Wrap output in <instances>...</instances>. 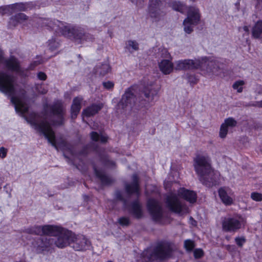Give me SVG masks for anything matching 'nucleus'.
<instances>
[{
	"mask_svg": "<svg viewBox=\"0 0 262 262\" xmlns=\"http://www.w3.org/2000/svg\"><path fill=\"white\" fill-rule=\"evenodd\" d=\"M27 122L43 135L52 146L57 148L55 133L52 126L63 124L62 116H23Z\"/></svg>",
	"mask_w": 262,
	"mask_h": 262,
	"instance_id": "1",
	"label": "nucleus"
},
{
	"mask_svg": "<svg viewBox=\"0 0 262 262\" xmlns=\"http://www.w3.org/2000/svg\"><path fill=\"white\" fill-rule=\"evenodd\" d=\"M174 69L176 70L199 69L204 74L208 76L220 74L219 63L213 59L207 57L177 60L174 62Z\"/></svg>",
	"mask_w": 262,
	"mask_h": 262,
	"instance_id": "2",
	"label": "nucleus"
},
{
	"mask_svg": "<svg viewBox=\"0 0 262 262\" xmlns=\"http://www.w3.org/2000/svg\"><path fill=\"white\" fill-rule=\"evenodd\" d=\"M41 21L43 26L51 29L56 32L60 33L65 36L73 38L80 43H83L85 41H92L94 39L92 35L83 33L78 27L66 23L49 19H43Z\"/></svg>",
	"mask_w": 262,
	"mask_h": 262,
	"instance_id": "3",
	"label": "nucleus"
},
{
	"mask_svg": "<svg viewBox=\"0 0 262 262\" xmlns=\"http://www.w3.org/2000/svg\"><path fill=\"white\" fill-rule=\"evenodd\" d=\"M56 230H54L53 234L50 236H54L44 237L40 239L42 243L39 245L41 248H53L56 246L59 248H63L69 245H71V240L73 238V233L68 230L60 226H55Z\"/></svg>",
	"mask_w": 262,
	"mask_h": 262,
	"instance_id": "4",
	"label": "nucleus"
},
{
	"mask_svg": "<svg viewBox=\"0 0 262 262\" xmlns=\"http://www.w3.org/2000/svg\"><path fill=\"white\" fill-rule=\"evenodd\" d=\"M136 91L135 86H131L125 90L121 100L115 107L117 113H143L144 108L136 103Z\"/></svg>",
	"mask_w": 262,
	"mask_h": 262,
	"instance_id": "5",
	"label": "nucleus"
},
{
	"mask_svg": "<svg viewBox=\"0 0 262 262\" xmlns=\"http://www.w3.org/2000/svg\"><path fill=\"white\" fill-rule=\"evenodd\" d=\"M172 249L170 245L167 243L158 244L154 249H148L143 252V257L147 261H152L156 260H163L168 258L172 252Z\"/></svg>",
	"mask_w": 262,
	"mask_h": 262,
	"instance_id": "6",
	"label": "nucleus"
},
{
	"mask_svg": "<svg viewBox=\"0 0 262 262\" xmlns=\"http://www.w3.org/2000/svg\"><path fill=\"white\" fill-rule=\"evenodd\" d=\"M188 9L187 16L183 22V26L184 32L190 34L193 31L194 27L200 22L201 13L196 6H190Z\"/></svg>",
	"mask_w": 262,
	"mask_h": 262,
	"instance_id": "7",
	"label": "nucleus"
},
{
	"mask_svg": "<svg viewBox=\"0 0 262 262\" xmlns=\"http://www.w3.org/2000/svg\"><path fill=\"white\" fill-rule=\"evenodd\" d=\"M245 219L239 215L225 217L222 222L223 230L225 232H234L244 225Z\"/></svg>",
	"mask_w": 262,
	"mask_h": 262,
	"instance_id": "8",
	"label": "nucleus"
},
{
	"mask_svg": "<svg viewBox=\"0 0 262 262\" xmlns=\"http://www.w3.org/2000/svg\"><path fill=\"white\" fill-rule=\"evenodd\" d=\"M194 167L199 176L210 171L212 168L211 160L208 156L198 155L194 159Z\"/></svg>",
	"mask_w": 262,
	"mask_h": 262,
	"instance_id": "9",
	"label": "nucleus"
},
{
	"mask_svg": "<svg viewBox=\"0 0 262 262\" xmlns=\"http://www.w3.org/2000/svg\"><path fill=\"white\" fill-rule=\"evenodd\" d=\"M166 203L169 209L175 213L182 214L188 212L187 207L179 199L176 194L169 195L167 198Z\"/></svg>",
	"mask_w": 262,
	"mask_h": 262,
	"instance_id": "10",
	"label": "nucleus"
},
{
	"mask_svg": "<svg viewBox=\"0 0 262 262\" xmlns=\"http://www.w3.org/2000/svg\"><path fill=\"white\" fill-rule=\"evenodd\" d=\"M54 230H56L54 225H47L44 226L35 225L25 229V232L29 234L37 235H49L53 234Z\"/></svg>",
	"mask_w": 262,
	"mask_h": 262,
	"instance_id": "11",
	"label": "nucleus"
},
{
	"mask_svg": "<svg viewBox=\"0 0 262 262\" xmlns=\"http://www.w3.org/2000/svg\"><path fill=\"white\" fill-rule=\"evenodd\" d=\"M219 176V173L211 168L209 172H206L204 175L199 176V179L203 184L208 187H211L217 184Z\"/></svg>",
	"mask_w": 262,
	"mask_h": 262,
	"instance_id": "12",
	"label": "nucleus"
},
{
	"mask_svg": "<svg viewBox=\"0 0 262 262\" xmlns=\"http://www.w3.org/2000/svg\"><path fill=\"white\" fill-rule=\"evenodd\" d=\"M71 245L75 250L81 251L88 249L90 247L91 243L84 236H76L73 233V240H71Z\"/></svg>",
	"mask_w": 262,
	"mask_h": 262,
	"instance_id": "13",
	"label": "nucleus"
},
{
	"mask_svg": "<svg viewBox=\"0 0 262 262\" xmlns=\"http://www.w3.org/2000/svg\"><path fill=\"white\" fill-rule=\"evenodd\" d=\"M148 209L155 221H159L162 216V208L159 203L154 199H149L147 203Z\"/></svg>",
	"mask_w": 262,
	"mask_h": 262,
	"instance_id": "14",
	"label": "nucleus"
},
{
	"mask_svg": "<svg viewBox=\"0 0 262 262\" xmlns=\"http://www.w3.org/2000/svg\"><path fill=\"white\" fill-rule=\"evenodd\" d=\"M158 89L154 83H151L144 87L143 93L146 98V101L153 102L158 94Z\"/></svg>",
	"mask_w": 262,
	"mask_h": 262,
	"instance_id": "15",
	"label": "nucleus"
},
{
	"mask_svg": "<svg viewBox=\"0 0 262 262\" xmlns=\"http://www.w3.org/2000/svg\"><path fill=\"white\" fill-rule=\"evenodd\" d=\"M11 101L17 113L24 114L28 111V105L21 98L13 96L11 97Z\"/></svg>",
	"mask_w": 262,
	"mask_h": 262,
	"instance_id": "16",
	"label": "nucleus"
},
{
	"mask_svg": "<svg viewBox=\"0 0 262 262\" xmlns=\"http://www.w3.org/2000/svg\"><path fill=\"white\" fill-rule=\"evenodd\" d=\"M236 121L232 118L226 119L224 122L221 125L220 130V137L221 138H225L230 128L233 127L236 125Z\"/></svg>",
	"mask_w": 262,
	"mask_h": 262,
	"instance_id": "17",
	"label": "nucleus"
},
{
	"mask_svg": "<svg viewBox=\"0 0 262 262\" xmlns=\"http://www.w3.org/2000/svg\"><path fill=\"white\" fill-rule=\"evenodd\" d=\"M160 71L164 75L171 73L174 69V64L169 59H163L158 62Z\"/></svg>",
	"mask_w": 262,
	"mask_h": 262,
	"instance_id": "18",
	"label": "nucleus"
},
{
	"mask_svg": "<svg viewBox=\"0 0 262 262\" xmlns=\"http://www.w3.org/2000/svg\"><path fill=\"white\" fill-rule=\"evenodd\" d=\"M178 195L180 198L185 199L190 203H193L196 200V194L195 192L184 188H181L178 190Z\"/></svg>",
	"mask_w": 262,
	"mask_h": 262,
	"instance_id": "19",
	"label": "nucleus"
},
{
	"mask_svg": "<svg viewBox=\"0 0 262 262\" xmlns=\"http://www.w3.org/2000/svg\"><path fill=\"white\" fill-rule=\"evenodd\" d=\"M132 183L130 184H126L125 190L129 194L139 193V186L138 183V178L137 174H134L132 177Z\"/></svg>",
	"mask_w": 262,
	"mask_h": 262,
	"instance_id": "20",
	"label": "nucleus"
},
{
	"mask_svg": "<svg viewBox=\"0 0 262 262\" xmlns=\"http://www.w3.org/2000/svg\"><path fill=\"white\" fill-rule=\"evenodd\" d=\"M170 6L173 10L184 14L186 11H188V8L191 6H187L185 3L180 1H173L170 3Z\"/></svg>",
	"mask_w": 262,
	"mask_h": 262,
	"instance_id": "21",
	"label": "nucleus"
},
{
	"mask_svg": "<svg viewBox=\"0 0 262 262\" xmlns=\"http://www.w3.org/2000/svg\"><path fill=\"white\" fill-rule=\"evenodd\" d=\"M47 113H53V115H61L63 113V107L60 101H58L52 106H47L45 108Z\"/></svg>",
	"mask_w": 262,
	"mask_h": 262,
	"instance_id": "22",
	"label": "nucleus"
},
{
	"mask_svg": "<svg viewBox=\"0 0 262 262\" xmlns=\"http://www.w3.org/2000/svg\"><path fill=\"white\" fill-rule=\"evenodd\" d=\"M130 212L137 219H140L142 217L143 212L141 205L138 201H136L132 204Z\"/></svg>",
	"mask_w": 262,
	"mask_h": 262,
	"instance_id": "23",
	"label": "nucleus"
},
{
	"mask_svg": "<svg viewBox=\"0 0 262 262\" xmlns=\"http://www.w3.org/2000/svg\"><path fill=\"white\" fill-rule=\"evenodd\" d=\"M252 36L255 39H262V20L257 21L252 28Z\"/></svg>",
	"mask_w": 262,
	"mask_h": 262,
	"instance_id": "24",
	"label": "nucleus"
},
{
	"mask_svg": "<svg viewBox=\"0 0 262 262\" xmlns=\"http://www.w3.org/2000/svg\"><path fill=\"white\" fill-rule=\"evenodd\" d=\"M219 196L222 202L226 205H230L233 203L232 199L228 195L225 188H221L218 191Z\"/></svg>",
	"mask_w": 262,
	"mask_h": 262,
	"instance_id": "25",
	"label": "nucleus"
},
{
	"mask_svg": "<svg viewBox=\"0 0 262 262\" xmlns=\"http://www.w3.org/2000/svg\"><path fill=\"white\" fill-rule=\"evenodd\" d=\"M82 100L83 98L81 96H77L74 98L71 108L72 115H77L79 113Z\"/></svg>",
	"mask_w": 262,
	"mask_h": 262,
	"instance_id": "26",
	"label": "nucleus"
},
{
	"mask_svg": "<svg viewBox=\"0 0 262 262\" xmlns=\"http://www.w3.org/2000/svg\"><path fill=\"white\" fill-rule=\"evenodd\" d=\"M28 19V17L24 13H19L12 17L9 21L10 26L15 27L19 23H23Z\"/></svg>",
	"mask_w": 262,
	"mask_h": 262,
	"instance_id": "27",
	"label": "nucleus"
},
{
	"mask_svg": "<svg viewBox=\"0 0 262 262\" xmlns=\"http://www.w3.org/2000/svg\"><path fill=\"white\" fill-rule=\"evenodd\" d=\"M94 169L96 175L100 179L103 184L108 185L111 184L113 182L112 179L106 176L103 171L97 170L95 166H94Z\"/></svg>",
	"mask_w": 262,
	"mask_h": 262,
	"instance_id": "28",
	"label": "nucleus"
},
{
	"mask_svg": "<svg viewBox=\"0 0 262 262\" xmlns=\"http://www.w3.org/2000/svg\"><path fill=\"white\" fill-rule=\"evenodd\" d=\"M102 105L101 104H94L83 111L82 115H95L98 113L99 111L102 108Z\"/></svg>",
	"mask_w": 262,
	"mask_h": 262,
	"instance_id": "29",
	"label": "nucleus"
},
{
	"mask_svg": "<svg viewBox=\"0 0 262 262\" xmlns=\"http://www.w3.org/2000/svg\"><path fill=\"white\" fill-rule=\"evenodd\" d=\"M125 49L130 53H133L139 50V44L133 40H128L125 42Z\"/></svg>",
	"mask_w": 262,
	"mask_h": 262,
	"instance_id": "30",
	"label": "nucleus"
},
{
	"mask_svg": "<svg viewBox=\"0 0 262 262\" xmlns=\"http://www.w3.org/2000/svg\"><path fill=\"white\" fill-rule=\"evenodd\" d=\"M32 5V4L31 3H16L12 5L11 8L14 10L26 11L28 8H31Z\"/></svg>",
	"mask_w": 262,
	"mask_h": 262,
	"instance_id": "31",
	"label": "nucleus"
},
{
	"mask_svg": "<svg viewBox=\"0 0 262 262\" xmlns=\"http://www.w3.org/2000/svg\"><path fill=\"white\" fill-rule=\"evenodd\" d=\"M91 139L95 141H100L102 143H105L107 141V137L104 135H99L97 133L93 132L91 134Z\"/></svg>",
	"mask_w": 262,
	"mask_h": 262,
	"instance_id": "32",
	"label": "nucleus"
},
{
	"mask_svg": "<svg viewBox=\"0 0 262 262\" xmlns=\"http://www.w3.org/2000/svg\"><path fill=\"white\" fill-rule=\"evenodd\" d=\"M245 84V82L244 80H237L233 84L232 88L234 90L236 91L237 92L242 93L243 90V86Z\"/></svg>",
	"mask_w": 262,
	"mask_h": 262,
	"instance_id": "33",
	"label": "nucleus"
},
{
	"mask_svg": "<svg viewBox=\"0 0 262 262\" xmlns=\"http://www.w3.org/2000/svg\"><path fill=\"white\" fill-rule=\"evenodd\" d=\"M59 46V41L55 38H52L48 41V46L51 51L55 50L58 48Z\"/></svg>",
	"mask_w": 262,
	"mask_h": 262,
	"instance_id": "34",
	"label": "nucleus"
},
{
	"mask_svg": "<svg viewBox=\"0 0 262 262\" xmlns=\"http://www.w3.org/2000/svg\"><path fill=\"white\" fill-rule=\"evenodd\" d=\"M110 71V66L106 63L103 64L97 69V72L100 75L104 76Z\"/></svg>",
	"mask_w": 262,
	"mask_h": 262,
	"instance_id": "35",
	"label": "nucleus"
},
{
	"mask_svg": "<svg viewBox=\"0 0 262 262\" xmlns=\"http://www.w3.org/2000/svg\"><path fill=\"white\" fill-rule=\"evenodd\" d=\"M251 198L254 201L261 202L262 201V193L258 192H253L251 193Z\"/></svg>",
	"mask_w": 262,
	"mask_h": 262,
	"instance_id": "36",
	"label": "nucleus"
},
{
	"mask_svg": "<svg viewBox=\"0 0 262 262\" xmlns=\"http://www.w3.org/2000/svg\"><path fill=\"white\" fill-rule=\"evenodd\" d=\"M184 247L188 251H191L194 247V243L190 239H187L184 242Z\"/></svg>",
	"mask_w": 262,
	"mask_h": 262,
	"instance_id": "37",
	"label": "nucleus"
},
{
	"mask_svg": "<svg viewBox=\"0 0 262 262\" xmlns=\"http://www.w3.org/2000/svg\"><path fill=\"white\" fill-rule=\"evenodd\" d=\"M119 223L123 226H127L130 224V220L128 217H121L118 219Z\"/></svg>",
	"mask_w": 262,
	"mask_h": 262,
	"instance_id": "38",
	"label": "nucleus"
},
{
	"mask_svg": "<svg viewBox=\"0 0 262 262\" xmlns=\"http://www.w3.org/2000/svg\"><path fill=\"white\" fill-rule=\"evenodd\" d=\"M160 56L166 59L170 58V55L166 49H161L160 52Z\"/></svg>",
	"mask_w": 262,
	"mask_h": 262,
	"instance_id": "39",
	"label": "nucleus"
},
{
	"mask_svg": "<svg viewBox=\"0 0 262 262\" xmlns=\"http://www.w3.org/2000/svg\"><path fill=\"white\" fill-rule=\"evenodd\" d=\"M102 85L106 89L111 90L113 89L114 86V83L111 81H104L102 83Z\"/></svg>",
	"mask_w": 262,
	"mask_h": 262,
	"instance_id": "40",
	"label": "nucleus"
},
{
	"mask_svg": "<svg viewBox=\"0 0 262 262\" xmlns=\"http://www.w3.org/2000/svg\"><path fill=\"white\" fill-rule=\"evenodd\" d=\"M235 241L238 246L242 247L243 244L246 242V239L244 237H237L235 238Z\"/></svg>",
	"mask_w": 262,
	"mask_h": 262,
	"instance_id": "41",
	"label": "nucleus"
},
{
	"mask_svg": "<svg viewBox=\"0 0 262 262\" xmlns=\"http://www.w3.org/2000/svg\"><path fill=\"white\" fill-rule=\"evenodd\" d=\"M102 162L104 164V165L107 166H112L115 165V163L108 160V159L106 157L102 159Z\"/></svg>",
	"mask_w": 262,
	"mask_h": 262,
	"instance_id": "42",
	"label": "nucleus"
},
{
	"mask_svg": "<svg viewBox=\"0 0 262 262\" xmlns=\"http://www.w3.org/2000/svg\"><path fill=\"white\" fill-rule=\"evenodd\" d=\"M193 253L195 258H200L203 255V250L200 249H195Z\"/></svg>",
	"mask_w": 262,
	"mask_h": 262,
	"instance_id": "43",
	"label": "nucleus"
},
{
	"mask_svg": "<svg viewBox=\"0 0 262 262\" xmlns=\"http://www.w3.org/2000/svg\"><path fill=\"white\" fill-rule=\"evenodd\" d=\"M115 195H116V198L117 200L121 201H123V203H124V205L126 204V201L123 198V196H122V193H121V192L118 191H116V193H115Z\"/></svg>",
	"mask_w": 262,
	"mask_h": 262,
	"instance_id": "44",
	"label": "nucleus"
},
{
	"mask_svg": "<svg viewBox=\"0 0 262 262\" xmlns=\"http://www.w3.org/2000/svg\"><path fill=\"white\" fill-rule=\"evenodd\" d=\"M7 150L4 147L0 148V157L4 158L7 155Z\"/></svg>",
	"mask_w": 262,
	"mask_h": 262,
	"instance_id": "45",
	"label": "nucleus"
},
{
	"mask_svg": "<svg viewBox=\"0 0 262 262\" xmlns=\"http://www.w3.org/2000/svg\"><path fill=\"white\" fill-rule=\"evenodd\" d=\"M37 77L40 80H45L46 79L47 76L43 72H40L37 74Z\"/></svg>",
	"mask_w": 262,
	"mask_h": 262,
	"instance_id": "46",
	"label": "nucleus"
},
{
	"mask_svg": "<svg viewBox=\"0 0 262 262\" xmlns=\"http://www.w3.org/2000/svg\"><path fill=\"white\" fill-rule=\"evenodd\" d=\"M187 79L189 82H190L191 83H195L198 81L197 78L195 77L192 75L189 76L187 77Z\"/></svg>",
	"mask_w": 262,
	"mask_h": 262,
	"instance_id": "47",
	"label": "nucleus"
},
{
	"mask_svg": "<svg viewBox=\"0 0 262 262\" xmlns=\"http://www.w3.org/2000/svg\"><path fill=\"white\" fill-rule=\"evenodd\" d=\"M150 15H151V16L152 17L156 18L157 17V16L156 15V13H155V12L152 10L151 8H150Z\"/></svg>",
	"mask_w": 262,
	"mask_h": 262,
	"instance_id": "48",
	"label": "nucleus"
},
{
	"mask_svg": "<svg viewBox=\"0 0 262 262\" xmlns=\"http://www.w3.org/2000/svg\"><path fill=\"white\" fill-rule=\"evenodd\" d=\"M254 105L258 107H262V100L256 102Z\"/></svg>",
	"mask_w": 262,
	"mask_h": 262,
	"instance_id": "49",
	"label": "nucleus"
},
{
	"mask_svg": "<svg viewBox=\"0 0 262 262\" xmlns=\"http://www.w3.org/2000/svg\"><path fill=\"white\" fill-rule=\"evenodd\" d=\"M133 2H135L137 5L140 4L144 0H132Z\"/></svg>",
	"mask_w": 262,
	"mask_h": 262,
	"instance_id": "50",
	"label": "nucleus"
},
{
	"mask_svg": "<svg viewBox=\"0 0 262 262\" xmlns=\"http://www.w3.org/2000/svg\"><path fill=\"white\" fill-rule=\"evenodd\" d=\"M243 30H244L245 32H249V28H248V26H244V27H243Z\"/></svg>",
	"mask_w": 262,
	"mask_h": 262,
	"instance_id": "51",
	"label": "nucleus"
},
{
	"mask_svg": "<svg viewBox=\"0 0 262 262\" xmlns=\"http://www.w3.org/2000/svg\"><path fill=\"white\" fill-rule=\"evenodd\" d=\"M38 91H39L40 93H42V94H45V93H47V91H46V90H43V91H40V90H38Z\"/></svg>",
	"mask_w": 262,
	"mask_h": 262,
	"instance_id": "52",
	"label": "nucleus"
},
{
	"mask_svg": "<svg viewBox=\"0 0 262 262\" xmlns=\"http://www.w3.org/2000/svg\"><path fill=\"white\" fill-rule=\"evenodd\" d=\"M197 1L198 0H189V1L191 2H195Z\"/></svg>",
	"mask_w": 262,
	"mask_h": 262,
	"instance_id": "53",
	"label": "nucleus"
}]
</instances>
